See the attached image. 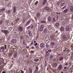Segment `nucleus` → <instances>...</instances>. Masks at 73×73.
<instances>
[{
  "mask_svg": "<svg viewBox=\"0 0 73 73\" xmlns=\"http://www.w3.org/2000/svg\"><path fill=\"white\" fill-rule=\"evenodd\" d=\"M33 42H31V45H33Z\"/></svg>",
  "mask_w": 73,
  "mask_h": 73,
  "instance_id": "nucleus-60",
  "label": "nucleus"
},
{
  "mask_svg": "<svg viewBox=\"0 0 73 73\" xmlns=\"http://www.w3.org/2000/svg\"><path fill=\"white\" fill-rule=\"evenodd\" d=\"M57 4L58 5H60V3L59 2H58L57 3Z\"/></svg>",
  "mask_w": 73,
  "mask_h": 73,
  "instance_id": "nucleus-52",
  "label": "nucleus"
},
{
  "mask_svg": "<svg viewBox=\"0 0 73 73\" xmlns=\"http://www.w3.org/2000/svg\"><path fill=\"white\" fill-rule=\"evenodd\" d=\"M18 29L19 30V31L21 32H23V28L21 26H19V27Z\"/></svg>",
  "mask_w": 73,
  "mask_h": 73,
  "instance_id": "nucleus-5",
  "label": "nucleus"
},
{
  "mask_svg": "<svg viewBox=\"0 0 73 73\" xmlns=\"http://www.w3.org/2000/svg\"><path fill=\"white\" fill-rule=\"evenodd\" d=\"M3 59L0 58V65H2L3 64V61L2 60H3Z\"/></svg>",
  "mask_w": 73,
  "mask_h": 73,
  "instance_id": "nucleus-13",
  "label": "nucleus"
},
{
  "mask_svg": "<svg viewBox=\"0 0 73 73\" xmlns=\"http://www.w3.org/2000/svg\"><path fill=\"white\" fill-rule=\"evenodd\" d=\"M21 72L22 73H24V72H23V70H21Z\"/></svg>",
  "mask_w": 73,
  "mask_h": 73,
  "instance_id": "nucleus-56",
  "label": "nucleus"
},
{
  "mask_svg": "<svg viewBox=\"0 0 73 73\" xmlns=\"http://www.w3.org/2000/svg\"><path fill=\"white\" fill-rule=\"evenodd\" d=\"M17 52H15L14 53V54H13V57L14 58H16L17 57Z\"/></svg>",
  "mask_w": 73,
  "mask_h": 73,
  "instance_id": "nucleus-10",
  "label": "nucleus"
},
{
  "mask_svg": "<svg viewBox=\"0 0 73 73\" xmlns=\"http://www.w3.org/2000/svg\"><path fill=\"white\" fill-rule=\"evenodd\" d=\"M50 38L51 39V40H55V38H54V36L52 35H51L50 36Z\"/></svg>",
  "mask_w": 73,
  "mask_h": 73,
  "instance_id": "nucleus-6",
  "label": "nucleus"
},
{
  "mask_svg": "<svg viewBox=\"0 0 73 73\" xmlns=\"http://www.w3.org/2000/svg\"><path fill=\"white\" fill-rule=\"evenodd\" d=\"M46 46L47 48H49V45L47 44H46Z\"/></svg>",
  "mask_w": 73,
  "mask_h": 73,
  "instance_id": "nucleus-35",
  "label": "nucleus"
},
{
  "mask_svg": "<svg viewBox=\"0 0 73 73\" xmlns=\"http://www.w3.org/2000/svg\"><path fill=\"white\" fill-rule=\"evenodd\" d=\"M5 11V8H3L0 10V12H4V11Z\"/></svg>",
  "mask_w": 73,
  "mask_h": 73,
  "instance_id": "nucleus-19",
  "label": "nucleus"
},
{
  "mask_svg": "<svg viewBox=\"0 0 73 73\" xmlns=\"http://www.w3.org/2000/svg\"><path fill=\"white\" fill-rule=\"evenodd\" d=\"M12 42L14 44H16V40L15 39H13L12 40Z\"/></svg>",
  "mask_w": 73,
  "mask_h": 73,
  "instance_id": "nucleus-14",
  "label": "nucleus"
},
{
  "mask_svg": "<svg viewBox=\"0 0 73 73\" xmlns=\"http://www.w3.org/2000/svg\"><path fill=\"white\" fill-rule=\"evenodd\" d=\"M46 21H41L40 22V23H42V24H44V23H46Z\"/></svg>",
  "mask_w": 73,
  "mask_h": 73,
  "instance_id": "nucleus-33",
  "label": "nucleus"
},
{
  "mask_svg": "<svg viewBox=\"0 0 73 73\" xmlns=\"http://www.w3.org/2000/svg\"><path fill=\"white\" fill-rule=\"evenodd\" d=\"M19 20V18H17V19L16 20V21H18Z\"/></svg>",
  "mask_w": 73,
  "mask_h": 73,
  "instance_id": "nucleus-45",
  "label": "nucleus"
},
{
  "mask_svg": "<svg viewBox=\"0 0 73 73\" xmlns=\"http://www.w3.org/2000/svg\"><path fill=\"white\" fill-rule=\"evenodd\" d=\"M38 1H36L35 3V5H37V4L38 3Z\"/></svg>",
  "mask_w": 73,
  "mask_h": 73,
  "instance_id": "nucleus-44",
  "label": "nucleus"
},
{
  "mask_svg": "<svg viewBox=\"0 0 73 73\" xmlns=\"http://www.w3.org/2000/svg\"><path fill=\"white\" fill-rule=\"evenodd\" d=\"M1 31L2 32L4 33V34H8V32L7 31V30H2Z\"/></svg>",
  "mask_w": 73,
  "mask_h": 73,
  "instance_id": "nucleus-12",
  "label": "nucleus"
},
{
  "mask_svg": "<svg viewBox=\"0 0 73 73\" xmlns=\"http://www.w3.org/2000/svg\"><path fill=\"white\" fill-rule=\"evenodd\" d=\"M49 53V52L48 51L46 52V54H47V53Z\"/></svg>",
  "mask_w": 73,
  "mask_h": 73,
  "instance_id": "nucleus-54",
  "label": "nucleus"
},
{
  "mask_svg": "<svg viewBox=\"0 0 73 73\" xmlns=\"http://www.w3.org/2000/svg\"><path fill=\"white\" fill-rule=\"evenodd\" d=\"M64 59V58L63 57H61L59 59L60 61H62V60H63V59Z\"/></svg>",
  "mask_w": 73,
  "mask_h": 73,
  "instance_id": "nucleus-32",
  "label": "nucleus"
},
{
  "mask_svg": "<svg viewBox=\"0 0 73 73\" xmlns=\"http://www.w3.org/2000/svg\"><path fill=\"white\" fill-rule=\"evenodd\" d=\"M53 58V56L51 54L50 55V60H51V59H52Z\"/></svg>",
  "mask_w": 73,
  "mask_h": 73,
  "instance_id": "nucleus-28",
  "label": "nucleus"
},
{
  "mask_svg": "<svg viewBox=\"0 0 73 73\" xmlns=\"http://www.w3.org/2000/svg\"><path fill=\"white\" fill-rule=\"evenodd\" d=\"M40 13H38L37 14V16L38 17H40Z\"/></svg>",
  "mask_w": 73,
  "mask_h": 73,
  "instance_id": "nucleus-29",
  "label": "nucleus"
},
{
  "mask_svg": "<svg viewBox=\"0 0 73 73\" xmlns=\"http://www.w3.org/2000/svg\"><path fill=\"white\" fill-rule=\"evenodd\" d=\"M37 73V70H35L34 73Z\"/></svg>",
  "mask_w": 73,
  "mask_h": 73,
  "instance_id": "nucleus-43",
  "label": "nucleus"
},
{
  "mask_svg": "<svg viewBox=\"0 0 73 73\" xmlns=\"http://www.w3.org/2000/svg\"><path fill=\"white\" fill-rule=\"evenodd\" d=\"M29 35L30 36H32V34L31 33H29Z\"/></svg>",
  "mask_w": 73,
  "mask_h": 73,
  "instance_id": "nucleus-49",
  "label": "nucleus"
},
{
  "mask_svg": "<svg viewBox=\"0 0 73 73\" xmlns=\"http://www.w3.org/2000/svg\"><path fill=\"white\" fill-rule=\"evenodd\" d=\"M62 68H63V66L61 64L59 65L58 68L59 70H62Z\"/></svg>",
  "mask_w": 73,
  "mask_h": 73,
  "instance_id": "nucleus-3",
  "label": "nucleus"
},
{
  "mask_svg": "<svg viewBox=\"0 0 73 73\" xmlns=\"http://www.w3.org/2000/svg\"><path fill=\"white\" fill-rule=\"evenodd\" d=\"M44 65L45 66H46L47 65V62H46L45 61Z\"/></svg>",
  "mask_w": 73,
  "mask_h": 73,
  "instance_id": "nucleus-39",
  "label": "nucleus"
},
{
  "mask_svg": "<svg viewBox=\"0 0 73 73\" xmlns=\"http://www.w3.org/2000/svg\"><path fill=\"white\" fill-rule=\"evenodd\" d=\"M34 27V26H33V25L31 27V29H33V28Z\"/></svg>",
  "mask_w": 73,
  "mask_h": 73,
  "instance_id": "nucleus-46",
  "label": "nucleus"
},
{
  "mask_svg": "<svg viewBox=\"0 0 73 73\" xmlns=\"http://www.w3.org/2000/svg\"><path fill=\"white\" fill-rule=\"evenodd\" d=\"M63 38L64 39V40H66V39H68V38H69V35H68L67 33H65L64 34L63 36Z\"/></svg>",
  "mask_w": 73,
  "mask_h": 73,
  "instance_id": "nucleus-1",
  "label": "nucleus"
},
{
  "mask_svg": "<svg viewBox=\"0 0 73 73\" xmlns=\"http://www.w3.org/2000/svg\"><path fill=\"white\" fill-rule=\"evenodd\" d=\"M56 14H57V15H58V13L57 12L56 13Z\"/></svg>",
  "mask_w": 73,
  "mask_h": 73,
  "instance_id": "nucleus-63",
  "label": "nucleus"
},
{
  "mask_svg": "<svg viewBox=\"0 0 73 73\" xmlns=\"http://www.w3.org/2000/svg\"><path fill=\"white\" fill-rule=\"evenodd\" d=\"M60 29L62 31H64V28L62 27H60Z\"/></svg>",
  "mask_w": 73,
  "mask_h": 73,
  "instance_id": "nucleus-23",
  "label": "nucleus"
},
{
  "mask_svg": "<svg viewBox=\"0 0 73 73\" xmlns=\"http://www.w3.org/2000/svg\"><path fill=\"white\" fill-rule=\"evenodd\" d=\"M20 38L22 40V39H23V36H20Z\"/></svg>",
  "mask_w": 73,
  "mask_h": 73,
  "instance_id": "nucleus-50",
  "label": "nucleus"
},
{
  "mask_svg": "<svg viewBox=\"0 0 73 73\" xmlns=\"http://www.w3.org/2000/svg\"><path fill=\"white\" fill-rule=\"evenodd\" d=\"M16 12V7H14L13 13H15Z\"/></svg>",
  "mask_w": 73,
  "mask_h": 73,
  "instance_id": "nucleus-18",
  "label": "nucleus"
},
{
  "mask_svg": "<svg viewBox=\"0 0 73 73\" xmlns=\"http://www.w3.org/2000/svg\"><path fill=\"white\" fill-rule=\"evenodd\" d=\"M39 60V59H35L34 60V61H35V62H38Z\"/></svg>",
  "mask_w": 73,
  "mask_h": 73,
  "instance_id": "nucleus-26",
  "label": "nucleus"
},
{
  "mask_svg": "<svg viewBox=\"0 0 73 73\" xmlns=\"http://www.w3.org/2000/svg\"><path fill=\"white\" fill-rule=\"evenodd\" d=\"M44 9H45V11H50V8L47 7L45 8Z\"/></svg>",
  "mask_w": 73,
  "mask_h": 73,
  "instance_id": "nucleus-7",
  "label": "nucleus"
},
{
  "mask_svg": "<svg viewBox=\"0 0 73 73\" xmlns=\"http://www.w3.org/2000/svg\"><path fill=\"white\" fill-rule=\"evenodd\" d=\"M2 73H6V72H5V71H3L2 72Z\"/></svg>",
  "mask_w": 73,
  "mask_h": 73,
  "instance_id": "nucleus-57",
  "label": "nucleus"
},
{
  "mask_svg": "<svg viewBox=\"0 0 73 73\" xmlns=\"http://www.w3.org/2000/svg\"><path fill=\"white\" fill-rule=\"evenodd\" d=\"M37 44H38L37 43H36L35 44H34V45L35 46H36L37 45Z\"/></svg>",
  "mask_w": 73,
  "mask_h": 73,
  "instance_id": "nucleus-51",
  "label": "nucleus"
},
{
  "mask_svg": "<svg viewBox=\"0 0 73 73\" xmlns=\"http://www.w3.org/2000/svg\"><path fill=\"white\" fill-rule=\"evenodd\" d=\"M47 1L46 0H44L43 2L42 3V5H44L46 3V1Z\"/></svg>",
  "mask_w": 73,
  "mask_h": 73,
  "instance_id": "nucleus-27",
  "label": "nucleus"
},
{
  "mask_svg": "<svg viewBox=\"0 0 73 73\" xmlns=\"http://www.w3.org/2000/svg\"><path fill=\"white\" fill-rule=\"evenodd\" d=\"M30 28H31V26H29L27 28V29H30Z\"/></svg>",
  "mask_w": 73,
  "mask_h": 73,
  "instance_id": "nucleus-38",
  "label": "nucleus"
},
{
  "mask_svg": "<svg viewBox=\"0 0 73 73\" xmlns=\"http://www.w3.org/2000/svg\"><path fill=\"white\" fill-rule=\"evenodd\" d=\"M69 26L68 25L66 26L65 29L66 31H69Z\"/></svg>",
  "mask_w": 73,
  "mask_h": 73,
  "instance_id": "nucleus-11",
  "label": "nucleus"
},
{
  "mask_svg": "<svg viewBox=\"0 0 73 73\" xmlns=\"http://www.w3.org/2000/svg\"><path fill=\"white\" fill-rule=\"evenodd\" d=\"M3 23V21H0V25H1Z\"/></svg>",
  "mask_w": 73,
  "mask_h": 73,
  "instance_id": "nucleus-41",
  "label": "nucleus"
},
{
  "mask_svg": "<svg viewBox=\"0 0 73 73\" xmlns=\"http://www.w3.org/2000/svg\"><path fill=\"white\" fill-rule=\"evenodd\" d=\"M44 28V26L43 25H41L40 27L39 31L41 32L43 30Z\"/></svg>",
  "mask_w": 73,
  "mask_h": 73,
  "instance_id": "nucleus-4",
  "label": "nucleus"
},
{
  "mask_svg": "<svg viewBox=\"0 0 73 73\" xmlns=\"http://www.w3.org/2000/svg\"><path fill=\"white\" fill-rule=\"evenodd\" d=\"M28 32L29 34V33H31V31H30V30H28Z\"/></svg>",
  "mask_w": 73,
  "mask_h": 73,
  "instance_id": "nucleus-47",
  "label": "nucleus"
},
{
  "mask_svg": "<svg viewBox=\"0 0 73 73\" xmlns=\"http://www.w3.org/2000/svg\"><path fill=\"white\" fill-rule=\"evenodd\" d=\"M31 22V20H29L27 22V23L26 24V25H28V24L30 23Z\"/></svg>",
  "mask_w": 73,
  "mask_h": 73,
  "instance_id": "nucleus-24",
  "label": "nucleus"
},
{
  "mask_svg": "<svg viewBox=\"0 0 73 73\" xmlns=\"http://www.w3.org/2000/svg\"><path fill=\"white\" fill-rule=\"evenodd\" d=\"M56 21V19L55 17H53L52 20V22H53V23H54Z\"/></svg>",
  "mask_w": 73,
  "mask_h": 73,
  "instance_id": "nucleus-15",
  "label": "nucleus"
},
{
  "mask_svg": "<svg viewBox=\"0 0 73 73\" xmlns=\"http://www.w3.org/2000/svg\"><path fill=\"white\" fill-rule=\"evenodd\" d=\"M65 4V3H62L60 4V6L61 7H62V6H64V5Z\"/></svg>",
  "mask_w": 73,
  "mask_h": 73,
  "instance_id": "nucleus-30",
  "label": "nucleus"
},
{
  "mask_svg": "<svg viewBox=\"0 0 73 73\" xmlns=\"http://www.w3.org/2000/svg\"><path fill=\"white\" fill-rule=\"evenodd\" d=\"M67 65H68V63H66L65 64V65H66V66Z\"/></svg>",
  "mask_w": 73,
  "mask_h": 73,
  "instance_id": "nucleus-55",
  "label": "nucleus"
},
{
  "mask_svg": "<svg viewBox=\"0 0 73 73\" xmlns=\"http://www.w3.org/2000/svg\"><path fill=\"white\" fill-rule=\"evenodd\" d=\"M12 54H13L12 53H9V56H12Z\"/></svg>",
  "mask_w": 73,
  "mask_h": 73,
  "instance_id": "nucleus-36",
  "label": "nucleus"
},
{
  "mask_svg": "<svg viewBox=\"0 0 73 73\" xmlns=\"http://www.w3.org/2000/svg\"><path fill=\"white\" fill-rule=\"evenodd\" d=\"M54 66L55 67H56V66H57V63H55L54 64Z\"/></svg>",
  "mask_w": 73,
  "mask_h": 73,
  "instance_id": "nucleus-40",
  "label": "nucleus"
},
{
  "mask_svg": "<svg viewBox=\"0 0 73 73\" xmlns=\"http://www.w3.org/2000/svg\"><path fill=\"white\" fill-rule=\"evenodd\" d=\"M70 11L72 12H73V6H71Z\"/></svg>",
  "mask_w": 73,
  "mask_h": 73,
  "instance_id": "nucleus-20",
  "label": "nucleus"
},
{
  "mask_svg": "<svg viewBox=\"0 0 73 73\" xmlns=\"http://www.w3.org/2000/svg\"><path fill=\"white\" fill-rule=\"evenodd\" d=\"M48 22H50L51 21V17H49L48 18Z\"/></svg>",
  "mask_w": 73,
  "mask_h": 73,
  "instance_id": "nucleus-17",
  "label": "nucleus"
},
{
  "mask_svg": "<svg viewBox=\"0 0 73 73\" xmlns=\"http://www.w3.org/2000/svg\"><path fill=\"white\" fill-rule=\"evenodd\" d=\"M55 44V43L54 42H51L50 44L51 46H53Z\"/></svg>",
  "mask_w": 73,
  "mask_h": 73,
  "instance_id": "nucleus-25",
  "label": "nucleus"
},
{
  "mask_svg": "<svg viewBox=\"0 0 73 73\" xmlns=\"http://www.w3.org/2000/svg\"><path fill=\"white\" fill-rule=\"evenodd\" d=\"M40 46L41 47V48H44V44L43 43H41L40 44Z\"/></svg>",
  "mask_w": 73,
  "mask_h": 73,
  "instance_id": "nucleus-16",
  "label": "nucleus"
},
{
  "mask_svg": "<svg viewBox=\"0 0 73 73\" xmlns=\"http://www.w3.org/2000/svg\"><path fill=\"white\" fill-rule=\"evenodd\" d=\"M54 25L57 28H58L60 26V23H57L55 24Z\"/></svg>",
  "mask_w": 73,
  "mask_h": 73,
  "instance_id": "nucleus-8",
  "label": "nucleus"
},
{
  "mask_svg": "<svg viewBox=\"0 0 73 73\" xmlns=\"http://www.w3.org/2000/svg\"><path fill=\"white\" fill-rule=\"evenodd\" d=\"M32 49H33L34 48V47L33 46L31 47Z\"/></svg>",
  "mask_w": 73,
  "mask_h": 73,
  "instance_id": "nucleus-58",
  "label": "nucleus"
},
{
  "mask_svg": "<svg viewBox=\"0 0 73 73\" xmlns=\"http://www.w3.org/2000/svg\"><path fill=\"white\" fill-rule=\"evenodd\" d=\"M32 71H33L32 68L31 67L29 68V73H32Z\"/></svg>",
  "mask_w": 73,
  "mask_h": 73,
  "instance_id": "nucleus-9",
  "label": "nucleus"
},
{
  "mask_svg": "<svg viewBox=\"0 0 73 73\" xmlns=\"http://www.w3.org/2000/svg\"><path fill=\"white\" fill-rule=\"evenodd\" d=\"M9 15L10 13H11V11L10 10H9L7 11L6 12Z\"/></svg>",
  "mask_w": 73,
  "mask_h": 73,
  "instance_id": "nucleus-31",
  "label": "nucleus"
},
{
  "mask_svg": "<svg viewBox=\"0 0 73 73\" xmlns=\"http://www.w3.org/2000/svg\"><path fill=\"white\" fill-rule=\"evenodd\" d=\"M67 68V67H65L64 68V69H66Z\"/></svg>",
  "mask_w": 73,
  "mask_h": 73,
  "instance_id": "nucleus-53",
  "label": "nucleus"
},
{
  "mask_svg": "<svg viewBox=\"0 0 73 73\" xmlns=\"http://www.w3.org/2000/svg\"><path fill=\"white\" fill-rule=\"evenodd\" d=\"M72 56H73V52H72Z\"/></svg>",
  "mask_w": 73,
  "mask_h": 73,
  "instance_id": "nucleus-64",
  "label": "nucleus"
},
{
  "mask_svg": "<svg viewBox=\"0 0 73 73\" xmlns=\"http://www.w3.org/2000/svg\"><path fill=\"white\" fill-rule=\"evenodd\" d=\"M50 54V53H47V54H46V57H48V56Z\"/></svg>",
  "mask_w": 73,
  "mask_h": 73,
  "instance_id": "nucleus-34",
  "label": "nucleus"
},
{
  "mask_svg": "<svg viewBox=\"0 0 73 73\" xmlns=\"http://www.w3.org/2000/svg\"><path fill=\"white\" fill-rule=\"evenodd\" d=\"M51 50H51V49H50V50L49 52H51Z\"/></svg>",
  "mask_w": 73,
  "mask_h": 73,
  "instance_id": "nucleus-62",
  "label": "nucleus"
},
{
  "mask_svg": "<svg viewBox=\"0 0 73 73\" xmlns=\"http://www.w3.org/2000/svg\"><path fill=\"white\" fill-rule=\"evenodd\" d=\"M41 53H44V52L43 51H42L41 52Z\"/></svg>",
  "mask_w": 73,
  "mask_h": 73,
  "instance_id": "nucleus-59",
  "label": "nucleus"
},
{
  "mask_svg": "<svg viewBox=\"0 0 73 73\" xmlns=\"http://www.w3.org/2000/svg\"><path fill=\"white\" fill-rule=\"evenodd\" d=\"M7 49V45H4L3 46L1 47L0 50L1 52H4V49Z\"/></svg>",
  "mask_w": 73,
  "mask_h": 73,
  "instance_id": "nucleus-2",
  "label": "nucleus"
},
{
  "mask_svg": "<svg viewBox=\"0 0 73 73\" xmlns=\"http://www.w3.org/2000/svg\"><path fill=\"white\" fill-rule=\"evenodd\" d=\"M66 6H64L62 8V9L63 10L65 8H66Z\"/></svg>",
  "mask_w": 73,
  "mask_h": 73,
  "instance_id": "nucleus-37",
  "label": "nucleus"
},
{
  "mask_svg": "<svg viewBox=\"0 0 73 73\" xmlns=\"http://www.w3.org/2000/svg\"><path fill=\"white\" fill-rule=\"evenodd\" d=\"M36 70H38V66H36Z\"/></svg>",
  "mask_w": 73,
  "mask_h": 73,
  "instance_id": "nucleus-48",
  "label": "nucleus"
},
{
  "mask_svg": "<svg viewBox=\"0 0 73 73\" xmlns=\"http://www.w3.org/2000/svg\"><path fill=\"white\" fill-rule=\"evenodd\" d=\"M47 32V29L46 28H45L44 29V31H43V33H46Z\"/></svg>",
  "mask_w": 73,
  "mask_h": 73,
  "instance_id": "nucleus-21",
  "label": "nucleus"
},
{
  "mask_svg": "<svg viewBox=\"0 0 73 73\" xmlns=\"http://www.w3.org/2000/svg\"><path fill=\"white\" fill-rule=\"evenodd\" d=\"M26 48H29V46H27V47H26Z\"/></svg>",
  "mask_w": 73,
  "mask_h": 73,
  "instance_id": "nucleus-61",
  "label": "nucleus"
},
{
  "mask_svg": "<svg viewBox=\"0 0 73 73\" xmlns=\"http://www.w3.org/2000/svg\"><path fill=\"white\" fill-rule=\"evenodd\" d=\"M68 9H66L64 10L63 11V12L64 13H67V12H68Z\"/></svg>",
  "mask_w": 73,
  "mask_h": 73,
  "instance_id": "nucleus-22",
  "label": "nucleus"
},
{
  "mask_svg": "<svg viewBox=\"0 0 73 73\" xmlns=\"http://www.w3.org/2000/svg\"><path fill=\"white\" fill-rule=\"evenodd\" d=\"M29 63H30V61H29L28 60L27 61V64H29Z\"/></svg>",
  "mask_w": 73,
  "mask_h": 73,
  "instance_id": "nucleus-42",
  "label": "nucleus"
}]
</instances>
